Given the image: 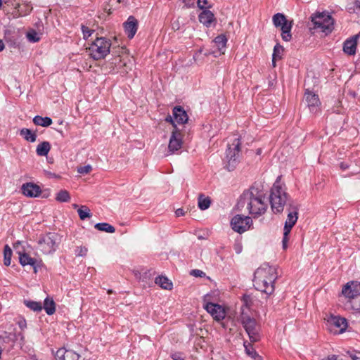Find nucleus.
Returning a JSON list of instances; mask_svg holds the SVG:
<instances>
[{
    "instance_id": "1",
    "label": "nucleus",
    "mask_w": 360,
    "mask_h": 360,
    "mask_svg": "<svg viewBox=\"0 0 360 360\" xmlns=\"http://www.w3.org/2000/svg\"><path fill=\"white\" fill-rule=\"evenodd\" d=\"M281 176H278L273 185L270 194V203L272 211L275 214L281 213L286 205L288 216L283 229L282 240L283 248L288 247L289 234L298 219L299 204L293 200L280 185Z\"/></svg>"
},
{
    "instance_id": "2",
    "label": "nucleus",
    "mask_w": 360,
    "mask_h": 360,
    "mask_svg": "<svg viewBox=\"0 0 360 360\" xmlns=\"http://www.w3.org/2000/svg\"><path fill=\"white\" fill-rule=\"evenodd\" d=\"M245 207L255 218L266 212L267 205L264 202V194L258 186L252 185L240 195L236 205L237 210L242 211Z\"/></svg>"
},
{
    "instance_id": "3",
    "label": "nucleus",
    "mask_w": 360,
    "mask_h": 360,
    "mask_svg": "<svg viewBox=\"0 0 360 360\" xmlns=\"http://www.w3.org/2000/svg\"><path fill=\"white\" fill-rule=\"evenodd\" d=\"M277 279L276 269L264 264L254 274V285L257 290L271 295L274 291V283Z\"/></svg>"
},
{
    "instance_id": "4",
    "label": "nucleus",
    "mask_w": 360,
    "mask_h": 360,
    "mask_svg": "<svg viewBox=\"0 0 360 360\" xmlns=\"http://www.w3.org/2000/svg\"><path fill=\"white\" fill-rule=\"evenodd\" d=\"M238 321L247 333L250 342L255 343L260 341L262 338L261 326L248 311L243 309Z\"/></svg>"
},
{
    "instance_id": "5",
    "label": "nucleus",
    "mask_w": 360,
    "mask_h": 360,
    "mask_svg": "<svg viewBox=\"0 0 360 360\" xmlns=\"http://www.w3.org/2000/svg\"><path fill=\"white\" fill-rule=\"evenodd\" d=\"M241 142L239 138L233 139L231 143H229L226 150L224 158L225 167L229 171L233 170L240 162Z\"/></svg>"
},
{
    "instance_id": "6",
    "label": "nucleus",
    "mask_w": 360,
    "mask_h": 360,
    "mask_svg": "<svg viewBox=\"0 0 360 360\" xmlns=\"http://www.w3.org/2000/svg\"><path fill=\"white\" fill-rule=\"evenodd\" d=\"M110 39L97 37L89 48V55L95 60L103 59L110 53Z\"/></svg>"
},
{
    "instance_id": "7",
    "label": "nucleus",
    "mask_w": 360,
    "mask_h": 360,
    "mask_svg": "<svg viewBox=\"0 0 360 360\" xmlns=\"http://www.w3.org/2000/svg\"><path fill=\"white\" fill-rule=\"evenodd\" d=\"M342 294L348 299L353 309H360V282L350 281L344 285Z\"/></svg>"
},
{
    "instance_id": "8",
    "label": "nucleus",
    "mask_w": 360,
    "mask_h": 360,
    "mask_svg": "<svg viewBox=\"0 0 360 360\" xmlns=\"http://www.w3.org/2000/svg\"><path fill=\"white\" fill-rule=\"evenodd\" d=\"M59 237L56 233H48L41 236L38 241L37 248L44 254H50L56 251L59 243Z\"/></svg>"
},
{
    "instance_id": "9",
    "label": "nucleus",
    "mask_w": 360,
    "mask_h": 360,
    "mask_svg": "<svg viewBox=\"0 0 360 360\" xmlns=\"http://www.w3.org/2000/svg\"><path fill=\"white\" fill-rule=\"evenodd\" d=\"M311 22L314 24V28L321 29L322 32L326 34L330 33L333 29V19L326 13H320L311 16Z\"/></svg>"
},
{
    "instance_id": "10",
    "label": "nucleus",
    "mask_w": 360,
    "mask_h": 360,
    "mask_svg": "<svg viewBox=\"0 0 360 360\" xmlns=\"http://www.w3.org/2000/svg\"><path fill=\"white\" fill-rule=\"evenodd\" d=\"M252 225V220L248 216L236 214L231 221L232 229L239 233L246 231Z\"/></svg>"
},
{
    "instance_id": "11",
    "label": "nucleus",
    "mask_w": 360,
    "mask_h": 360,
    "mask_svg": "<svg viewBox=\"0 0 360 360\" xmlns=\"http://www.w3.org/2000/svg\"><path fill=\"white\" fill-rule=\"evenodd\" d=\"M186 127L181 129H173L169 139L168 148L171 153L179 150L182 146V138L186 132Z\"/></svg>"
},
{
    "instance_id": "12",
    "label": "nucleus",
    "mask_w": 360,
    "mask_h": 360,
    "mask_svg": "<svg viewBox=\"0 0 360 360\" xmlns=\"http://www.w3.org/2000/svg\"><path fill=\"white\" fill-rule=\"evenodd\" d=\"M328 324L330 326V330H333V327L335 328L334 333H342L347 328V321L345 318L340 316L330 315L327 319Z\"/></svg>"
},
{
    "instance_id": "13",
    "label": "nucleus",
    "mask_w": 360,
    "mask_h": 360,
    "mask_svg": "<svg viewBox=\"0 0 360 360\" xmlns=\"http://www.w3.org/2000/svg\"><path fill=\"white\" fill-rule=\"evenodd\" d=\"M204 308L209 314L212 315L213 319L217 321H220L225 318V309L218 304L208 302L205 304Z\"/></svg>"
},
{
    "instance_id": "14",
    "label": "nucleus",
    "mask_w": 360,
    "mask_h": 360,
    "mask_svg": "<svg viewBox=\"0 0 360 360\" xmlns=\"http://www.w3.org/2000/svg\"><path fill=\"white\" fill-rule=\"evenodd\" d=\"M304 99L311 112H316L321 104L319 96L315 93L307 89L304 96Z\"/></svg>"
},
{
    "instance_id": "15",
    "label": "nucleus",
    "mask_w": 360,
    "mask_h": 360,
    "mask_svg": "<svg viewBox=\"0 0 360 360\" xmlns=\"http://www.w3.org/2000/svg\"><path fill=\"white\" fill-rule=\"evenodd\" d=\"M139 26V22L136 18L130 15L127 20L124 22L123 27L124 29V32L129 39H132L136 34Z\"/></svg>"
},
{
    "instance_id": "16",
    "label": "nucleus",
    "mask_w": 360,
    "mask_h": 360,
    "mask_svg": "<svg viewBox=\"0 0 360 360\" xmlns=\"http://www.w3.org/2000/svg\"><path fill=\"white\" fill-rule=\"evenodd\" d=\"M359 44H360V32L351 39H347L345 41L343 51L345 53L353 56L356 53V49Z\"/></svg>"
},
{
    "instance_id": "17",
    "label": "nucleus",
    "mask_w": 360,
    "mask_h": 360,
    "mask_svg": "<svg viewBox=\"0 0 360 360\" xmlns=\"http://www.w3.org/2000/svg\"><path fill=\"white\" fill-rule=\"evenodd\" d=\"M22 193L30 198H35L40 195L41 190L40 187L34 183H26L22 186Z\"/></svg>"
},
{
    "instance_id": "18",
    "label": "nucleus",
    "mask_w": 360,
    "mask_h": 360,
    "mask_svg": "<svg viewBox=\"0 0 360 360\" xmlns=\"http://www.w3.org/2000/svg\"><path fill=\"white\" fill-rule=\"evenodd\" d=\"M172 114L176 124H184L188 123V116L183 107L180 105L175 106L172 110Z\"/></svg>"
},
{
    "instance_id": "19",
    "label": "nucleus",
    "mask_w": 360,
    "mask_h": 360,
    "mask_svg": "<svg viewBox=\"0 0 360 360\" xmlns=\"http://www.w3.org/2000/svg\"><path fill=\"white\" fill-rule=\"evenodd\" d=\"M199 21L207 27H210L212 22H216L214 13L210 10H203L198 16Z\"/></svg>"
},
{
    "instance_id": "20",
    "label": "nucleus",
    "mask_w": 360,
    "mask_h": 360,
    "mask_svg": "<svg viewBox=\"0 0 360 360\" xmlns=\"http://www.w3.org/2000/svg\"><path fill=\"white\" fill-rule=\"evenodd\" d=\"M19 253V261L22 266L30 265L33 267L34 273L37 272V267L39 265L37 264V260L34 258L30 257L27 253Z\"/></svg>"
},
{
    "instance_id": "21",
    "label": "nucleus",
    "mask_w": 360,
    "mask_h": 360,
    "mask_svg": "<svg viewBox=\"0 0 360 360\" xmlns=\"http://www.w3.org/2000/svg\"><path fill=\"white\" fill-rule=\"evenodd\" d=\"M292 21L286 20V22L280 27L281 30V37L285 41H290L292 39L291 29Z\"/></svg>"
},
{
    "instance_id": "22",
    "label": "nucleus",
    "mask_w": 360,
    "mask_h": 360,
    "mask_svg": "<svg viewBox=\"0 0 360 360\" xmlns=\"http://www.w3.org/2000/svg\"><path fill=\"white\" fill-rule=\"evenodd\" d=\"M284 49L283 46L279 44H276L274 48V52L272 55V65L274 67L276 66V60H281L283 56Z\"/></svg>"
},
{
    "instance_id": "23",
    "label": "nucleus",
    "mask_w": 360,
    "mask_h": 360,
    "mask_svg": "<svg viewBox=\"0 0 360 360\" xmlns=\"http://www.w3.org/2000/svg\"><path fill=\"white\" fill-rule=\"evenodd\" d=\"M155 283L165 290H171L172 288V283L165 276H158L155 279Z\"/></svg>"
},
{
    "instance_id": "24",
    "label": "nucleus",
    "mask_w": 360,
    "mask_h": 360,
    "mask_svg": "<svg viewBox=\"0 0 360 360\" xmlns=\"http://www.w3.org/2000/svg\"><path fill=\"white\" fill-rule=\"evenodd\" d=\"M42 308L44 309L48 315H52L56 311V304L53 299L46 297L44 302V306Z\"/></svg>"
},
{
    "instance_id": "25",
    "label": "nucleus",
    "mask_w": 360,
    "mask_h": 360,
    "mask_svg": "<svg viewBox=\"0 0 360 360\" xmlns=\"http://www.w3.org/2000/svg\"><path fill=\"white\" fill-rule=\"evenodd\" d=\"M33 122L35 125L46 127L52 124V120L49 117H43L39 115H36L33 118Z\"/></svg>"
},
{
    "instance_id": "26",
    "label": "nucleus",
    "mask_w": 360,
    "mask_h": 360,
    "mask_svg": "<svg viewBox=\"0 0 360 360\" xmlns=\"http://www.w3.org/2000/svg\"><path fill=\"white\" fill-rule=\"evenodd\" d=\"M20 134L22 136L26 141L30 142H35L37 139V134L35 132L32 131L30 129L27 128H22L20 131Z\"/></svg>"
},
{
    "instance_id": "27",
    "label": "nucleus",
    "mask_w": 360,
    "mask_h": 360,
    "mask_svg": "<svg viewBox=\"0 0 360 360\" xmlns=\"http://www.w3.org/2000/svg\"><path fill=\"white\" fill-rule=\"evenodd\" d=\"M51 149V145L48 141H43L39 143L36 149L37 154L39 156H46Z\"/></svg>"
},
{
    "instance_id": "28",
    "label": "nucleus",
    "mask_w": 360,
    "mask_h": 360,
    "mask_svg": "<svg viewBox=\"0 0 360 360\" xmlns=\"http://www.w3.org/2000/svg\"><path fill=\"white\" fill-rule=\"evenodd\" d=\"M211 200L209 197H205L203 194H200L198 197V207L201 210H205L210 206Z\"/></svg>"
},
{
    "instance_id": "29",
    "label": "nucleus",
    "mask_w": 360,
    "mask_h": 360,
    "mask_svg": "<svg viewBox=\"0 0 360 360\" xmlns=\"http://www.w3.org/2000/svg\"><path fill=\"white\" fill-rule=\"evenodd\" d=\"M226 41L227 39L224 34L218 35L213 40V42L220 52L226 47Z\"/></svg>"
},
{
    "instance_id": "30",
    "label": "nucleus",
    "mask_w": 360,
    "mask_h": 360,
    "mask_svg": "<svg viewBox=\"0 0 360 360\" xmlns=\"http://www.w3.org/2000/svg\"><path fill=\"white\" fill-rule=\"evenodd\" d=\"M272 20L276 27H280L286 22L287 18L284 14L278 13L274 15Z\"/></svg>"
},
{
    "instance_id": "31",
    "label": "nucleus",
    "mask_w": 360,
    "mask_h": 360,
    "mask_svg": "<svg viewBox=\"0 0 360 360\" xmlns=\"http://www.w3.org/2000/svg\"><path fill=\"white\" fill-rule=\"evenodd\" d=\"M94 227L98 231H105L107 233H112L115 231V227L108 223H97Z\"/></svg>"
},
{
    "instance_id": "32",
    "label": "nucleus",
    "mask_w": 360,
    "mask_h": 360,
    "mask_svg": "<svg viewBox=\"0 0 360 360\" xmlns=\"http://www.w3.org/2000/svg\"><path fill=\"white\" fill-rule=\"evenodd\" d=\"M347 10L350 13H360V0H355L350 2L347 6Z\"/></svg>"
},
{
    "instance_id": "33",
    "label": "nucleus",
    "mask_w": 360,
    "mask_h": 360,
    "mask_svg": "<svg viewBox=\"0 0 360 360\" xmlns=\"http://www.w3.org/2000/svg\"><path fill=\"white\" fill-rule=\"evenodd\" d=\"M77 212L80 219L84 220L91 217L90 209L86 205H82L78 208Z\"/></svg>"
},
{
    "instance_id": "34",
    "label": "nucleus",
    "mask_w": 360,
    "mask_h": 360,
    "mask_svg": "<svg viewBox=\"0 0 360 360\" xmlns=\"http://www.w3.org/2000/svg\"><path fill=\"white\" fill-rule=\"evenodd\" d=\"M24 304L27 307L34 311H41L42 310V305L41 302L32 300H25Z\"/></svg>"
},
{
    "instance_id": "35",
    "label": "nucleus",
    "mask_w": 360,
    "mask_h": 360,
    "mask_svg": "<svg viewBox=\"0 0 360 360\" xmlns=\"http://www.w3.org/2000/svg\"><path fill=\"white\" fill-rule=\"evenodd\" d=\"M4 264L6 266H9L11 261L12 250L8 245H6L4 247Z\"/></svg>"
},
{
    "instance_id": "36",
    "label": "nucleus",
    "mask_w": 360,
    "mask_h": 360,
    "mask_svg": "<svg viewBox=\"0 0 360 360\" xmlns=\"http://www.w3.org/2000/svg\"><path fill=\"white\" fill-rule=\"evenodd\" d=\"M70 199V194L66 190H60L56 195V200L58 202H68Z\"/></svg>"
},
{
    "instance_id": "37",
    "label": "nucleus",
    "mask_w": 360,
    "mask_h": 360,
    "mask_svg": "<svg viewBox=\"0 0 360 360\" xmlns=\"http://www.w3.org/2000/svg\"><path fill=\"white\" fill-rule=\"evenodd\" d=\"M252 342H248L247 341L244 342V347L246 351V353L251 357L256 359L259 358V356L257 354L256 351L252 347Z\"/></svg>"
},
{
    "instance_id": "38",
    "label": "nucleus",
    "mask_w": 360,
    "mask_h": 360,
    "mask_svg": "<svg viewBox=\"0 0 360 360\" xmlns=\"http://www.w3.org/2000/svg\"><path fill=\"white\" fill-rule=\"evenodd\" d=\"M242 301L243 302V304L241 307V311H243V309H244L245 311H248V313L250 314V311H249V308L252 305V299L251 296L247 295H243V297L242 298Z\"/></svg>"
},
{
    "instance_id": "39",
    "label": "nucleus",
    "mask_w": 360,
    "mask_h": 360,
    "mask_svg": "<svg viewBox=\"0 0 360 360\" xmlns=\"http://www.w3.org/2000/svg\"><path fill=\"white\" fill-rule=\"evenodd\" d=\"M26 37L29 41L34 43L40 40V37L36 30L32 29L27 32Z\"/></svg>"
},
{
    "instance_id": "40",
    "label": "nucleus",
    "mask_w": 360,
    "mask_h": 360,
    "mask_svg": "<svg viewBox=\"0 0 360 360\" xmlns=\"http://www.w3.org/2000/svg\"><path fill=\"white\" fill-rule=\"evenodd\" d=\"M80 356L71 349L66 350L65 360H79Z\"/></svg>"
},
{
    "instance_id": "41",
    "label": "nucleus",
    "mask_w": 360,
    "mask_h": 360,
    "mask_svg": "<svg viewBox=\"0 0 360 360\" xmlns=\"http://www.w3.org/2000/svg\"><path fill=\"white\" fill-rule=\"evenodd\" d=\"M92 169V167L91 165H88L84 167H78L77 172L82 174H88L89 173Z\"/></svg>"
},
{
    "instance_id": "42",
    "label": "nucleus",
    "mask_w": 360,
    "mask_h": 360,
    "mask_svg": "<svg viewBox=\"0 0 360 360\" xmlns=\"http://www.w3.org/2000/svg\"><path fill=\"white\" fill-rule=\"evenodd\" d=\"M82 30L84 39H86L89 37H90L92 32H94V30L89 29L88 27L85 25H82Z\"/></svg>"
},
{
    "instance_id": "43",
    "label": "nucleus",
    "mask_w": 360,
    "mask_h": 360,
    "mask_svg": "<svg viewBox=\"0 0 360 360\" xmlns=\"http://www.w3.org/2000/svg\"><path fill=\"white\" fill-rule=\"evenodd\" d=\"M165 122H169V123H170L172 125L173 129H180L176 126V121H175L174 117L173 116H171L170 115H168L165 117Z\"/></svg>"
},
{
    "instance_id": "44",
    "label": "nucleus",
    "mask_w": 360,
    "mask_h": 360,
    "mask_svg": "<svg viewBox=\"0 0 360 360\" xmlns=\"http://www.w3.org/2000/svg\"><path fill=\"white\" fill-rule=\"evenodd\" d=\"M347 353L352 360H360V352L348 351Z\"/></svg>"
},
{
    "instance_id": "45",
    "label": "nucleus",
    "mask_w": 360,
    "mask_h": 360,
    "mask_svg": "<svg viewBox=\"0 0 360 360\" xmlns=\"http://www.w3.org/2000/svg\"><path fill=\"white\" fill-rule=\"evenodd\" d=\"M66 350L68 349L65 347L59 349L56 352L57 356L65 360Z\"/></svg>"
},
{
    "instance_id": "46",
    "label": "nucleus",
    "mask_w": 360,
    "mask_h": 360,
    "mask_svg": "<svg viewBox=\"0 0 360 360\" xmlns=\"http://www.w3.org/2000/svg\"><path fill=\"white\" fill-rule=\"evenodd\" d=\"M191 275L195 277H203L205 276V274L199 269H193L191 271Z\"/></svg>"
},
{
    "instance_id": "47",
    "label": "nucleus",
    "mask_w": 360,
    "mask_h": 360,
    "mask_svg": "<svg viewBox=\"0 0 360 360\" xmlns=\"http://www.w3.org/2000/svg\"><path fill=\"white\" fill-rule=\"evenodd\" d=\"M197 4H198V6L200 9H204L205 5L207 4V0H198Z\"/></svg>"
},
{
    "instance_id": "48",
    "label": "nucleus",
    "mask_w": 360,
    "mask_h": 360,
    "mask_svg": "<svg viewBox=\"0 0 360 360\" xmlns=\"http://www.w3.org/2000/svg\"><path fill=\"white\" fill-rule=\"evenodd\" d=\"M18 339H20V344H24L25 337H24V335L21 332L18 333L16 335V340H18Z\"/></svg>"
},
{
    "instance_id": "49",
    "label": "nucleus",
    "mask_w": 360,
    "mask_h": 360,
    "mask_svg": "<svg viewBox=\"0 0 360 360\" xmlns=\"http://www.w3.org/2000/svg\"><path fill=\"white\" fill-rule=\"evenodd\" d=\"M175 214L176 217H181L185 214V212L184 211L183 209L179 208L176 210Z\"/></svg>"
},
{
    "instance_id": "50",
    "label": "nucleus",
    "mask_w": 360,
    "mask_h": 360,
    "mask_svg": "<svg viewBox=\"0 0 360 360\" xmlns=\"http://www.w3.org/2000/svg\"><path fill=\"white\" fill-rule=\"evenodd\" d=\"M172 358L174 360H184L183 358H181L180 354H178V353H175V354H172Z\"/></svg>"
},
{
    "instance_id": "51",
    "label": "nucleus",
    "mask_w": 360,
    "mask_h": 360,
    "mask_svg": "<svg viewBox=\"0 0 360 360\" xmlns=\"http://www.w3.org/2000/svg\"><path fill=\"white\" fill-rule=\"evenodd\" d=\"M340 167L342 170H346L349 168V165L346 162H341L340 165Z\"/></svg>"
},
{
    "instance_id": "52",
    "label": "nucleus",
    "mask_w": 360,
    "mask_h": 360,
    "mask_svg": "<svg viewBox=\"0 0 360 360\" xmlns=\"http://www.w3.org/2000/svg\"><path fill=\"white\" fill-rule=\"evenodd\" d=\"M18 325H19V327H20L22 330H23L25 328H26V326H27L25 320H23V321H20V322L18 323Z\"/></svg>"
},
{
    "instance_id": "53",
    "label": "nucleus",
    "mask_w": 360,
    "mask_h": 360,
    "mask_svg": "<svg viewBox=\"0 0 360 360\" xmlns=\"http://www.w3.org/2000/svg\"><path fill=\"white\" fill-rule=\"evenodd\" d=\"M86 252H87V250H86V248H84V250H83V249H81V250H80V252H79V255H80V256H84V255H86Z\"/></svg>"
},
{
    "instance_id": "54",
    "label": "nucleus",
    "mask_w": 360,
    "mask_h": 360,
    "mask_svg": "<svg viewBox=\"0 0 360 360\" xmlns=\"http://www.w3.org/2000/svg\"><path fill=\"white\" fill-rule=\"evenodd\" d=\"M5 46L1 39H0V52L4 50Z\"/></svg>"
},
{
    "instance_id": "55",
    "label": "nucleus",
    "mask_w": 360,
    "mask_h": 360,
    "mask_svg": "<svg viewBox=\"0 0 360 360\" xmlns=\"http://www.w3.org/2000/svg\"><path fill=\"white\" fill-rule=\"evenodd\" d=\"M328 360H337V359L335 356H332L331 357H328Z\"/></svg>"
},
{
    "instance_id": "56",
    "label": "nucleus",
    "mask_w": 360,
    "mask_h": 360,
    "mask_svg": "<svg viewBox=\"0 0 360 360\" xmlns=\"http://www.w3.org/2000/svg\"><path fill=\"white\" fill-rule=\"evenodd\" d=\"M261 153H262V149L261 148H259V149L257 150V155H260Z\"/></svg>"
},
{
    "instance_id": "57",
    "label": "nucleus",
    "mask_w": 360,
    "mask_h": 360,
    "mask_svg": "<svg viewBox=\"0 0 360 360\" xmlns=\"http://www.w3.org/2000/svg\"><path fill=\"white\" fill-rule=\"evenodd\" d=\"M3 349L0 346V359H1V354H2Z\"/></svg>"
},
{
    "instance_id": "58",
    "label": "nucleus",
    "mask_w": 360,
    "mask_h": 360,
    "mask_svg": "<svg viewBox=\"0 0 360 360\" xmlns=\"http://www.w3.org/2000/svg\"><path fill=\"white\" fill-rule=\"evenodd\" d=\"M108 292V294H109V295H110V294H112V293L113 292V291H112V290H110H110H108V292Z\"/></svg>"
},
{
    "instance_id": "59",
    "label": "nucleus",
    "mask_w": 360,
    "mask_h": 360,
    "mask_svg": "<svg viewBox=\"0 0 360 360\" xmlns=\"http://www.w3.org/2000/svg\"><path fill=\"white\" fill-rule=\"evenodd\" d=\"M20 4L19 3H17L15 6V8H20Z\"/></svg>"
},
{
    "instance_id": "60",
    "label": "nucleus",
    "mask_w": 360,
    "mask_h": 360,
    "mask_svg": "<svg viewBox=\"0 0 360 360\" xmlns=\"http://www.w3.org/2000/svg\"><path fill=\"white\" fill-rule=\"evenodd\" d=\"M72 207H73L75 209H76V208H77V207H78V205H77V204H73V205H72Z\"/></svg>"
},
{
    "instance_id": "61",
    "label": "nucleus",
    "mask_w": 360,
    "mask_h": 360,
    "mask_svg": "<svg viewBox=\"0 0 360 360\" xmlns=\"http://www.w3.org/2000/svg\"><path fill=\"white\" fill-rule=\"evenodd\" d=\"M28 12H30L32 10V8L30 6H28Z\"/></svg>"
},
{
    "instance_id": "62",
    "label": "nucleus",
    "mask_w": 360,
    "mask_h": 360,
    "mask_svg": "<svg viewBox=\"0 0 360 360\" xmlns=\"http://www.w3.org/2000/svg\"><path fill=\"white\" fill-rule=\"evenodd\" d=\"M2 6V0H0V8Z\"/></svg>"
}]
</instances>
